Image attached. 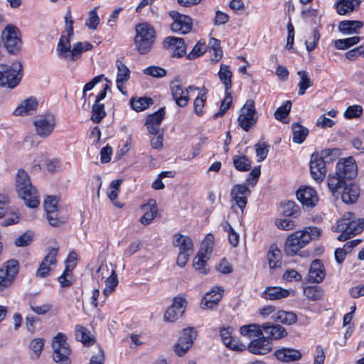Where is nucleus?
Instances as JSON below:
<instances>
[{"label":"nucleus","mask_w":364,"mask_h":364,"mask_svg":"<svg viewBox=\"0 0 364 364\" xmlns=\"http://www.w3.org/2000/svg\"><path fill=\"white\" fill-rule=\"evenodd\" d=\"M357 176V165L355 159L348 157L340 160L336 165V171L333 176L329 175L328 186L332 192L343 189L342 201L346 204L356 203L360 196V188L354 182Z\"/></svg>","instance_id":"obj_1"},{"label":"nucleus","mask_w":364,"mask_h":364,"mask_svg":"<svg viewBox=\"0 0 364 364\" xmlns=\"http://www.w3.org/2000/svg\"><path fill=\"white\" fill-rule=\"evenodd\" d=\"M322 230L316 226L304 228L302 230H298L291 233L285 242L284 252L287 256H293L311 240L319 239Z\"/></svg>","instance_id":"obj_2"},{"label":"nucleus","mask_w":364,"mask_h":364,"mask_svg":"<svg viewBox=\"0 0 364 364\" xmlns=\"http://www.w3.org/2000/svg\"><path fill=\"white\" fill-rule=\"evenodd\" d=\"M16 189L19 197L24 200L26 205L35 208L39 205L36 188L31 184L28 173L23 169H19L16 174Z\"/></svg>","instance_id":"obj_3"},{"label":"nucleus","mask_w":364,"mask_h":364,"mask_svg":"<svg viewBox=\"0 0 364 364\" xmlns=\"http://www.w3.org/2000/svg\"><path fill=\"white\" fill-rule=\"evenodd\" d=\"M364 230V219L356 220L353 213H346L338 220L336 232H341L338 237L339 241H346L353 236L360 233Z\"/></svg>","instance_id":"obj_4"},{"label":"nucleus","mask_w":364,"mask_h":364,"mask_svg":"<svg viewBox=\"0 0 364 364\" xmlns=\"http://www.w3.org/2000/svg\"><path fill=\"white\" fill-rule=\"evenodd\" d=\"M134 45L141 55L147 54L152 48L156 39L155 28L149 23L144 22L136 26Z\"/></svg>","instance_id":"obj_5"},{"label":"nucleus","mask_w":364,"mask_h":364,"mask_svg":"<svg viewBox=\"0 0 364 364\" xmlns=\"http://www.w3.org/2000/svg\"><path fill=\"white\" fill-rule=\"evenodd\" d=\"M22 65L16 62L11 66L0 64V85L14 88L22 77Z\"/></svg>","instance_id":"obj_6"},{"label":"nucleus","mask_w":364,"mask_h":364,"mask_svg":"<svg viewBox=\"0 0 364 364\" xmlns=\"http://www.w3.org/2000/svg\"><path fill=\"white\" fill-rule=\"evenodd\" d=\"M52 346L53 349V360L59 364H70V355L71 350L67 343V337L62 333H58L54 337Z\"/></svg>","instance_id":"obj_7"},{"label":"nucleus","mask_w":364,"mask_h":364,"mask_svg":"<svg viewBox=\"0 0 364 364\" xmlns=\"http://www.w3.org/2000/svg\"><path fill=\"white\" fill-rule=\"evenodd\" d=\"M70 48V39L65 38V36L62 35L57 47L58 55L60 58H68L71 61H75L80 58L82 52H85L81 42L75 43L72 49Z\"/></svg>","instance_id":"obj_8"},{"label":"nucleus","mask_w":364,"mask_h":364,"mask_svg":"<svg viewBox=\"0 0 364 364\" xmlns=\"http://www.w3.org/2000/svg\"><path fill=\"white\" fill-rule=\"evenodd\" d=\"M19 271V262L12 259L4 262L0 268V291L10 287Z\"/></svg>","instance_id":"obj_9"},{"label":"nucleus","mask_w":364,"mask_h":364,"mask_svg":"<svg viewBox=\"0 0 364 364\" xmlns=\"http://www.w3.org/2000/svg\"><path fill=\"white\" fill-rule=\"evenodd\" d=\"M197 336V331L193 327L183 329L178 342L174 346L176 354L180 357L183 356L192 346Z\"/></svg>","instance_id":"obj_10"},{"label":"nucleus","mask_w":364,"mask_h":364,"mask_svg":"<svg viewBox=\"0 0 364 364\" xmlns=\"http://www.w3.org/2000/svg\"><path fill=\"white\" fill-rule=\"evenodd\" d=\"M5 47L10 53H16L21 44L18 28L14 25H8L2 31L1 36Z\"/></svg>","instance_id":"obj_11"},{"label":"nucleus","mask_w":364,"mask_h":364,"mask_svg":"<svg viewBox=\"0 0 364 364\" xmlns=\"http://www.w3.org/2000/svg\"><path fill=\"white\" fill-rule=\"evenodd\" d=\"M169 16L173 19L171 25L173 32L186 34L192 29L193 21L189 16L181 14L176 11H170Z\"/></svg>","instance_id":"obj_12"},{"label":"nucleus","mask_w":364,"mask_h":364,"mask_svg":"<svg viewBox=\"0 0 364 364\" xmlns=\"http://www.w3.org/2000/svg\"><path fill=\"white\" fill-rule=\"evenodd\" d=\"M37 134L43 138L47 137L53 132L55 125V119L53 114L46 113L38 116L33 122Z\"/></svg>","instance_id":"obj_13"},{"label":"nucleus","mask_w":364,"mask_h":364,"mask_svg":"<svg viewBox=\"0 0 364 364\" xmlns=\"http://www.w3.org/2000/svg\"><path fill=\"white\" fill-rule=\"evenodd\" d=\"M323 160L318 153H314L311 156L310 171L317 182L323 181L326 174V164Z\"/></svg>","instance_id":"obj_14"},{"label":"nucleus","mask_w":364,"mask_h":364,"mask_svg":"<svg viewBox=\"0 0 364 364\" xmlns=\"http://www.w3.org/2000/svg\"><path fill=\"white\" fill-rule=\"evenodd\" d=\"M298 200L304 207L311 209L318 201L316 191L310 187H301L296 193Z\"/></svg>","instance_id":"obj_15"},{"label":"nucleus","mask_w":364,"mask_h":364,"mask_svg":"<svg viewBox=\"0 0 364 364\" xmlns=\"http://www.w3.org/2000/svg\"><path fill=\"white\" fill-rule=\"evenodd\" d=\"M247 350L255 355H266L273 348L272 342L263 335L252 340L247 347Z\"/></svg>","instance_id":"obj_16"},{"label":"nucleus","mask_w":364,"mask_h":364,"mask_svg":"<svg viewBox=\"0 0 364 364\" xmlns=\"http://www.w3.org/2000/svg\"><path fill=\"white\" fill-rule=\"evenodd\" d=\"M251 194V191L245 184H238L232 187L230 196L235 200L236 205L242 211L245 209L247 203V196Z\"/></svg>","instance_id":"obj_17"},{"label":"nucleus","mask_w":364,"mask_h":364,"mask_svg":"<svg viewBox=\"0 0 364 364\" xmlns=\"http://www.w3.org/2000/svg\"><path fill=\"white\" fill-rule=\"evenodd\" d=\"M163 47L166 50L173 49V57L181 58L186 52V46L181 38L174 36L166 37L163 41Z\"/></svg>","instance_id":"obj_18"},{"label":"nucleus","mask_w":364,"mask_h":364,"mask_svg":"<svg viewBox=\"0 0 364 364\" xmlns=\"http://www.w3.org/2000/svg\"><path fill=\"white\" fill-rule=\"evenodd\" d=\"M223 290L218 287H215L211 289L210 291L207 293L202 299L200 306L203 309H215L218 302L221 300L223 295L221 291Z\"/></svg>","instance_id":"obj_19"},{"label":"nucleus","mask_w":364,"mask_h":364,"mask_svg":"<svg viewBox=\"0 0 364 364\" xmlns=\"http://www.w3.org/2000/svg\"><path fill=\"white\" fill-rule=\"evenodd\" d=\"M325 275V268L321 260L314 259L310 265L309 281L313 283H320L323 280Z\"/></svg>","instance_id":"obj_20"},{"label":"nucleus","mask_w":364,"mask_h":364,"mask_svg":"<svg viewBox=\"0 0 364 364\" xmlns=\"http://www.w3.org/2000/svg\"><path fill=\"white\" fill-rule=\"evenodd\" d=\"M262 331L268 336L267 338L271 341L272 339H281L287 336L286 329L279 324L267 322L262 324Z\"/></svg>","instance_id":"obj_21"},{"label":"nucleus","mask_w":364,"mask_h":364,"mask_svg":"<svg viewBox=\"0 0 364 364\" xmlns=\"http://www.w3.org/2000/svg\"><path fill=\"white\" fill-rule=\"evenodd\" d=\"M275 357L282 362L289 363L301 359V353L294 348H282L274 352Z\"/></svg>","instance_id":"obj_22"},{"label":"nucleus","mask_w":364,"mask_h":364,"mask_svg":"<svg viewBox=\"0 0 364 364\" xmlns=\"http://www.w3.org/2000/svg\"><path fill=\"white\" fill-rule=\"evenodd\" d=\"M170 87L172 97L176 105L180 107H186L190 100L188 93L186 94L181 85L176 84L174 81L171 82Z\"/></svg>","instance_id":"obj_23"},{"label":"nucleus","mask_w":364,"mask_h":364,"mask_svg":"<svg viewBox=\"0 0 364 364\" xmlns=\"http://www.w3.org/2000/svg\"><path fill=\"white\" fill-rule=\"evenodd\" d=\"M38 107V101L35 97H29L23 100L21 105L15 109L14 114L16 116H23L31 114L32 112L36 111Z\"/></svg>","instance_id":"obj_24"},{"label":"nucleus","mask_w":364,"mask_h":364,"mask_svg":"<svg viewBox=\"0 0 364 364\" xmlns=\"http://www.w3.org/2000/svg\"><path fill=\"white\" fill-rule=\"evenodd\" d=\"M363 26V23L360 21L344 20L339 23L338 30L343 34L350 35L358 33Z\"/></svg>","instance_id":"obj_25"},{"label":"nucleus","mask_w":364,"mask_h":364,"mask_svg":"<svg viewBox=\"0 0 364 364\" xmlns=\"http://www.w3.org/2000/svg\"><path fill=\"white\" fill-rule=\"evenodd\" d=\"M289 295L287 289L279 287H268L262 293V297L269 300H277L286 298Z\"/></svg>","instance_id":"obj_26"},{"label":"nucleus","mask_w":364,"mask_h":364,"mask_svg":"<svg viewBox=\"0 0 364 364\" xmlns=\"http://www.w3.org/2000/svg\"><path fill=\"white\" fill-rule=\"evenodd\" d=\"M359 0H338L336 4V11L340 15L350 14L359 7Z\"/></svg>","instance_id":"obj_27"},{"label":"nucleus","mask_w":364,"mask_h":364,"mask_svg":"<svg viewBox=\"0 0 364 364\" xmlns=\"http://www.w3.org/2000/svg\"><path fill=\"white\" fill-rule=\"evenodd\" d=\"M75 338L82 342L85 346H90L92 345L95 340L90 332L83 326L77 325L75 326Z\"/></svg>","instance_id":"obj_28"},{"label":"nucleus","mask_w":364,"mask_h":364,"mask_svg":"<svg viewBox=\"0 0 364 364\" xmlns=\"http://www.w3.org/2000/svg\"><path fill=\"white\" fill-rule=\"evenodd\" d=\"M282 213L287 217L297 218L301 214V210L298 205L293 200H285L281 203Z\"/></svg>","instance_id":"obj_29"},{"label":"nucleus","mask_w":364,"mask_h":364,"mask_svg":"<svg viewBox=\"0 0 364 364\" xmlns=\"http://www.w3.org/2000/svg\"><path fill=\"white\" fill-rule=\"evenodd\" d=\"M232 73L230 69V66L221 64L218 72L220 80L224 84L225 92H229L232 87Z\"/></svg>","instance_id":"obj_30"},{"label":"nucleus","mask_w":364,"mask_h":364,"mask_svg":"<svg viewBox=\"0 0 364 364\" xmlns=\"http://www.w3.org/2000/svg\"><path fill=\"white\" fill-rule=\"evenodd\" d=\"M258 116H252L250 114H240L237 122L239 126L245 132H248L257 124Z\"/></svg>","instance_id":"obj_31"},{"label":"nucleus","mask_w":364,"mask_h":364,"mask_svg":"<svg viewBox=\"0 0 364 364\" xmlns=\"http://www.w3.org/2000/svg\"><path fill=\"white\" fill-rule=\"evenodd\" d=\"M293 132V141L297 144L302 143L309 134V129L299 123H294L291 125Z\"/></svg>","instance_id":"obj_32"},{"label":"nucleus","mask_w":364,"mask_h":364,"mask_svg":"<svg viewBox=\"0 0 364 364\" xmlns=\"http://www.w3.org/2000/svg\"><path fill=\"white\" fill-rule=\"evenodd\" d=\"M276 321H279L284 325H292L297 321V316L293 311H287L284 310L278 311L275 317Z\"/></svg>","instance_id":"obj_33"},{"label":"nucleus","mask_w":364,"mask_h":364,"mask_svg":"<svg viewBox=\"0 0 364 364\" xmlns=\"http://www.w3.org/2000/svg\"><path fill=\"white\" fill-rule=\"evenodd\" d=\"M207 254L208 253L199 250L193 259V266L196 271L203 274H205L208 272V269H206V259H205Z\"/></svg>","instance_id":"obj_34"},{"label":"nucleus","mask_w":364,"mask_h":364,"mask_svg":"<svg viewBox=\"0 0 364 364\" xmlns=\"http://www.w3.org/2000/svg\"><path fill=\"white\" fill-rule=\"evenodd\" d=\"M154 104V100L149 97H139L138 100L132 98L130 105L133 109L136 112L143 111Z\"/></svg>","instance_id":"obj_35"},{"label":"nucleus","mask_w":364,"mask_h":364,"mask_svg":"<svg viewBox=\"0 0 364 364\" xmlns=\"http://www.w3.org/2000/svg\"><path fill=\"white\" fill-rule=\"evenodd\" d=\"M240 333L250 338H258L263 334L262 325L252 323L243 326L240 328Z\"/></svg>","instance_id":"obj_36"},{"label":"nucleus","mask_w":364,"mask_h":364,"mask_svg":"<svg viewBox=\"0 0 364 364\" xmlns=\"http://www.w3.org/2000/svg\"><path fill=\"white\" fill-rule=\"evenodd\" d=\"M304 294L309 300L317 301L323 296V290L317 285L304 287Z\"/></svg>","instance_id":"obj_37"},{"label":"nucleus","mask_w":364,"mask_h":364,"mask_svg":"<svg viewBox=\"0 0 364 364\" xmlns=\"http://www.w3.org/2000/svg\"><path fill=\"white\" fill-rule=\"evenodd\" d=\"M147 205L149 207V210L146 211L140 219V222L143 225L149 224L155 218L158 212V208L155 200H151L148 203Z\"/></svg>","instance_id":"obj_38"},{"label":"nucleus","mask_w":364,"mask_h":364,"mask_svg":"<svg viewBox=\"0 0 364 364\" xmlns=\"http://www.w3.org/2000/svg\"><path fill=\"white\" fill-rule=\"evenodd\" d=\"M105 116L106 112L105 111V105L103 103L95 102L92 107L91 120L93 122L98 124Z\"/></svg>","instance_id":"obj_39"},{"label":"nucleus","mask_w":364,"mask_h":364,"mask_svg":"<svg viewBox=\"0 0 364 364\" xmlns=\"http://www.w3.org/2000/svg\"><path fill=\"white\" fill-rule=\"evenodd\" d=\"M297 74L300 76V81L298 84L299 95H303L306 90L313 85V82L308 76V73L305 70L298 71Z\"/></svg>","instance_id":"obj_40"},{"label":"nucleus","mask_w":364,"mask_h":364,"mask_svg":"<svg viewBox=\"0 0 364 364\" xmlns=\"http://www.w3.org/2000/svg\"><path fill=\"white\" fill-rule=\"evenodd\" d=\"M233 164L235 168L240 171H247L251 168V162L245 155L234 156Z\"/></svg>","instance_id":"obj_41"},{"label":"nucleus","mask_w":364,"mask_h":364,"mask_svg":"<svg viewBox=\"0 0 364 364\" xmlns=\"http://www.w3.org/2000/svg\"><path fill=\"white\" fill-rule=\"evenodd\" d=\"M360 41V38L358 36L338 39L334 41V46L338 50H346L357 44Z\"/></svg>","instance_id":"obj_42"},{"label":"nucleus","mask_w":364,"mask_h":364,"mask_svg":"<svg viewBox=\"0 0 364 364\" xmlns=\"http://www.w3.org/2000/svg\"><path fill=\"white\" fill-rule=\"evenodd\" d=\"M267 257L270 269H274L281 266V251L278 248L269 251Z\"/></svg>","instance_id":"obj_43"},{"label":"nucleus","mask_w":364,"mask_h":364,"mask_svg":"<svg viewBox=\"0 0 364 364\" xmlns=\"http://www.w3.org/2000/svg\"><path fill=\"white\" fill-rule=\"evenodd\" d=\"M232 105V97L230 92H225V97L222 100L219 110L213 116L214 119L223 117L230 109Z\"/></svg>","instance_id":"obj_44"},{"label":"nucleus","mask_w":364,"mask_h":364,"mask_svg":"<svg viewBox=\"0 0 364 364\" xmlns=\"http://www.w3.org/2000/svg\"><path fill=\"white\" fill-rule=\"evenodd\" d=\"M45 340L43 338H34L29 344V348L33 351L31 358L38 359L43 350Z\"/></svg>","instance_id":"obj_45"},{"label":"nucleus","mask_w":364,"mask_h":364,"mask_svg":"<svg viewBox=\"0 0 364 364\" xmlns=\"http://www.w3.org/2000/svg\"><path fill=\"white\" fill-rule=\"evenodd\" d=\"M203 90L204 91V92L203 94H201L200 96L198 95L195 99L194 103H193L194 112L198 116H202L203 115V109L204 107V105H205V101H206V99H207L206 94H207L208 90L204 87L203 88Z\"/></svg>","instance_id":"obj_46"},{"label":"nucleus","mask_w":364,"mask_h":364,"mask_svg":"<svg viewBox=\"0 0 364 364\" xmlns=\"http://www.w3.org/2000/svg\"><path fill=\"white\" fill-rule=\"evenodd\" d=\"M116 65L117 68V83H119V81H127L130 75L129 69L119 60H117Z\"/></svg>","instance_id":"obj_47"},{"label":"nucleus","mask_w":364,"mask_h":364,"mask_svg":"<svg viewBox=\"0 0 364 364\" xmlns=\"http://www.w3.org/2000/svg\"><path fill=\"white\" fill-rule=\"evenodd\" d=\"M106 287L103 291L105 296L111 294L118 284L117 274L114 269L112 270L111 275L105 281Z\"/></svg>","instance_id":"obj_48"},{"label":"nucleus","mask_w":364,"mask_h":364,"mask_svg":"<svg viewBox=\"0 0 364 364\" xmlns=\"http://www.w3.org/2000/svg\"><path fill=\"white\" fill-rule=\"evenodd\" d=\"M291 108V102L290 100H287L283 105L277 109L274 112V117L277 120L284 122L283 120L289 114Z\"/></svg>","instance_id":"obj_49"},{"label":"nucleus","mask_w":364,"mask_h":364,"mask_svg":"<svg viewBox=\"0 0 364 364\" xmlns=\"http://www.w3.org/2000/svg\"><path fill=\"white\" fill-rule=\"evenodd\" d=\"M319 154L325 159L323 160L325 164H328L336 160L340 154V150L338 149H326L322 150Z\"/></svg>","instance_id":"obj_50"},{"label":"nucleus","mask_w":364,"mask_h":364,"mask_svg":"<svg viewBox=\"0 0 364 364\" xmlns=\"http://www.w3.org/2000/svg\"><path fill=\"white\" fill-rule=\"evenodd\" d=\"M183 312L184 310H178L177 308L171 306L166 311L164 318L166 321L174 322L178 318V317L182 316Z\"/></svg>","instance_id":"obj_51"},{"label":"nucleus","mask_w":364,"mask_h":364,"mask_svg":"<svg viewBox=\"0 0 364 364\" xmlns=\"http://www.w3.org/2000/svg\"><path fill=\"white\" fill-rule=\"evenodd\" d=\"M33 237V233L31 231H27L16 238L14 244L17 247H26L28 246Z\"/></svg>","instance_id":"obj_52"},{"label":"nucleus","mask_w":364,"mask_h":364,"mask_svg":"<svg viewBox=\"0 0 364 364\" xmlns=\"http://www.w3.org/2000/svg\"><path fill=\"white\" fill-rule=\"evenodd\" d=\"M44 208L46 214L58 212V199L55 196H49L44 201Z\"/></svg>","instance_id":"obj_53"},{"label":"nucleus","mask_w":364,"mask_h":364,"mask_svg":"<svg viewBox=\"0 0 364 364\" xmlns=\"http://www.w3.org/2000/svg\"><path fill=\"white\" fill-rule=\"evenodd\" d=\"M144 73L154 77L160 78L166 75V70L159 66H150L144 70Z\"/></svg>","instance_id":"obj_54"},{"label":"nucleus","mask_w":364,"mask_h":364,"mask_svg":"<svg viewBox=\"0 0 364 364\" xmlns=\"http://www.w3.org/2000/svg\"><path fill=\"white\" fill-rule=\"evenodd\" d=\"M165 116V107L160 108L158 111L155 112L151 114H149L146 117V120L149 123H154L161 125L162 120Z\"/></svg>","instance_id":"obj_55"},{"label":"nucleus","mask_w":364,"mask_h":364,"mask_svg":"<svg viewBox=\"0 0 364 364\" xmlns=\"http://www.w3.org/2000/svg\"><path fill=\"white\" fill-rule=\"evenodd\" d=\"M255 147L256 155L258 157V161L260 162L264 161L268 154L269 145L265 142H263L261 144L257 143L255 145Z\"/></svg>","instance_id":"obj_56"},{"label":"nucleus","mask_w":364,"mask_h":364,"mask_svg":"<svg viewBox=\"0 0 364 364\" xmlns=\"http://www.w3.org/2000/svg\"><path fill=\"white\" fill-rule=\"evenodd\" d=\"M363 113V108L360 105L349 106L345 113L344 116L346 119H350L360 117Z\"/></svg>","instance_id":"obj_57"},{"label":"nucleus","mask_w":364,"mask_h":364,"mask_svg":"<svg viewBox=\"0 0 364 364\" xmlns=\"http://www.w3.org/2000/svg\"><path fill=\"white\" fill-rule=\"evenodd\" d=\"M214 243V235L213 234H208L205 240L203 241L200 251L208 253V252H212L213 247Z\"/></svg>","instance_id":"obj_58"},{"label":"nucleus","mask_w":364,"mask_h":364,"mask_svg":"<svg viewBox=\"0 0 364 364\" xmlns=\"http://www.w3.org/2000/svg\"><path fill=\"white\" fill-rule=\"evenodd\" d=\"M240 114H250L252 116H258L253 100H247L246 101L245 104L241 109Z\"/></svg>","instance_id":"obj_59"},{"label":"nucleus","mask_w":364,"mask_h":364,"mask_svg":"<svg viewBox=\"0 0 364 364\" xmlns=\"http://www.w3.org/2000/svg\"><path fill=\"white\" fill-rule=\"evenodd\" d=\"M65 31L68 33V36H65V38L70 39V38L73 36V20L72 18L71 11L68 10L65 16Z\"/></svg>","instance_id":"obj_60"},{"label":"nucleus","mask_w":364,"mask_h":364,"mask_svg":"<svg viewBox=\"0 0 364 364\" xmlns=\"http://www.w3.org/2000/svg\"><path fill=\"white\" fill-rule=\"evenodd\" d=\"M99 23L100 18L97 16L96 10L93 9L90 12V16L86 22V26L91 29H96Z\"/></svg>","instance_id":"obj_61"},{"label":"nucleus","mask_w":364,"mask_h":364,"mask_svg":"<svg viewBox=\"0 0 364 364\" xmlns=\"http://www.w3.org/2000/svg\"><path fill=\"white\" fill-rule=\"evenodd\" d=\"M275 225L280 229L289 230L294 229L295 223L290 219H277Z\"/></svg>","instance_id":"obj_62"},{"label":"nucleus","mask_w":364,"mask_h":364,"mask_svg":"<svg viewBox=\"0 0 364 364\" xmlns=\"http://www.w3.org/2000/svg\"><path fill=\"white\" fill-rule=\"evenodd\" d=\"M50 264L46 262L42 261L40 264L38 269L36 271V276L40 278H45L49 275L50 272L51 271V268L49 266Z\"/></svg>","instance_id":"obj_63"},{"label":"nucleus","mask_w":364,"mask_h":364,"mask_svg":"<svg viewBox=\"0 0 364 364\" xmlns=\"http://www.w3.org/2000/svg\"><path fill=\"white\" fill-rule=\"evenodd\" d=\"M105 355L104 350L100 348L97 353L91 357L89 364H105Z\"/></svg>","instance_id":"obj_64"}]
</instances>
